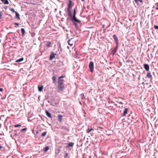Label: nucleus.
<instances>
[{
	"label": "nucleus",
	"instance_id": "obj_1",
	"mask_svg": "<svg viewBox=\"0 0 158 158\" xmlns=\"http://www.w3.org/2000/svg\"><path fill=\"white\" fill-rule=\"evenodd\" d=\"M58 88L60 91H62L64 89V80L63 79H58Z\"/></svg>",
	"mask_w": 158,
	"mask_h": 158
},
{
	"label": "nucleus",
	"instance_id": "obj_2",
	"mask_svg": "<svg viewBox=\"0 0 158 158\" xmlns=\"http://www.w3.org/2000/svg\"><path fill=\"white\" fill-rule=\"evenodd\" d=\"M94 62L92 61H90L89 64V70L91 73H93L94 71Z\"/></svg>",
	"mask_w": 158,
	"mask_h": 158
},
{
	"label": "nucleus",
	"instance_id": "obj_3",
	"mask_svg": "<svg viewBox=\"0 0 158 158\" xmlns=\"http://www.w3.org/2000/svg\"><path fill=\"white\" fill-rule=\"evenodd\" d=\"M69 4L68 5V9H70L73 6V4H72V2L71 0H69Z\"/></svg>",
	"mask_w": 158,
	"mask_h": 158
},
{
	"label": "nucleus",
	"instance_id": "obj_4",
	"mask_svg": "<svg viewBox=\"0 0 158 158\" xmlns=\"http://www.w3.org/2000/svg\"><path fill=\"white\" fill-rule=\"evenodd\" d=\"M118 44H116V46L115 48L111 52V53L113 55H114L117 52L118 48Z\"/></svg>",
	"mask_w": 158,
	"mask_h": 158
},
{
	"label": "nucleus",
	"instance_id": "obj_5",
	"mask_svg": "<svg viewBox=\"0 0 158 158\" xmlns=\"http://www.w3.org/2000/svg\"><path fill=\"white\" fill-rule=\"evenodd\" d=\"M113 38L114 39V40L115 41L116 44H118V38L117 37V36L115 35H114L113 36Z\"/></svg>",
	"mask_w": 158,
	"mask_h": 158
},
{
	"label": "nucleus",
	"instance_id": "obj_6",
	"mask_svg": "<svg viewBox=\"0 0 158 158\" xmlns=\"http://www.w3.org/2000/svg\"><path fill=\"white\" fill-rule=\"evenodd\" d=\"M56 55V53H54L52 52V53H51V55H50V58H49L50 60H52L53 59V58L55 57Z\"/></svg>",
	"mask_w": 158,
	"mask_h": 158
},
{
	"label": "nucleus",
	"instance_id": "obj_7",
	"mask_svg": "<svg viewBox=\"0 0 158 158\" xmlns=\"http://www.w3.org/2000/svg\"><path fill=\"white\" fill-rule=\"evenodd\" d=\"M143 66L145 69L147 71H148L149 69V65L147 64H144Z\"/></svg>",
	"mask_w": 158,
	"mask_h": 158
},
{
	"label": "nucleus",
	"instance_id": "obj_8",
	"mask_svg": "<svg viewBox=\"0 0 158 158\" xmlns=\"http://www.w3.org/2000/svg\"><path fill=\"white\" fill-rule=\"evenodd\" d=\"M52 43L50 41H47L46 42V46L48 48L50 47L51 46Z\"/></svg>",
	"mask_w": 158,
	"mask_h": 158
},
{
	"label": "nucleus",
	"instance_id": "obj_9",
	"mask_svg": "<svg viewBox=\"0 0 158 158\" xmlns=\"http://www.w3.org/2000/svg\"><path fill=\"white\" fill-rule=\"evenodd\" d=\"M128 110V109H127V108H125L123 114L122 116H125L126 115V114H127V113Z\"/></svg>",
	"mask_w": 158,
	"mask_h": 158
},
{
	"label": "nucleus",
	"instance_id": "obj_10",
	"mask_svg": "<svg viewBox=\"0 0 158 158\" xmlns=\"http://www.w3.org/2000/svg\"><path fill=\"white\" fill-rule=\"evenodd\" d=\"M46 114L47 115L49 118H52V116L51 114L48 112L47 110H46L45 111Z\"/></svg>",
	"mask_w": 158,
	"mask_h": 158
},
{
	"label": "nucleus",
	"instance_id": "obj_11",
	"mask_svg": "<svg viewBox=\"0 0 158 158\" xmlns=\"http://www.w3.org/2000/svg\"><path fill=\"white\" fill-rule=\"evenodd\" d=\"M43 87H43V85H41V86L39 85L38 86V89L39 91L40 92H41V91H42L43 89Z\"/></svg>",
	"mask_w": 158,
	"mask_h": 158
},
{
	"label": "nucleus",
	"instance_id": "obj_12",
	"mask_svg": "<svg viewBox=\"0 0 158 158\" xmlns=\"http://www.w3.org/2000/svg\"><path fill=\"white\" fill-rule=\"evenodd\" d=\"M147 77L148 78H151L152 77V75L150 72L149 71L147 72Z\"/></svg>",
	"mask_w": 158,
	"mask_h": 158
},
{
	"label": "nucleus",
	"instance_id": "obj_13",
	"mask_svg": "<svg viewBox=\"0 0 158 158\" xmlns=\"http://www.w3.org/2000/svg\"><path fill=\"white\" fill-rule=\"evenodd\" d=\"M15 15V18L19 20L20 19V15L19 13H18L17 12H16Z\"/></svg>",
	"mask_w": 158,
	"mask_h": 158
},
{
	"label": "nucleus",
	"instance_id": "obj_14",
	"mask_svg": "<svg viewBox=\"0 0 158 158\" xmlns=\"http://www.w3.org/2000/svg\"><path fill=\"white\" fill-rule=\"evenodd\" d=\"M73 20L74 21L76 22H78V23H80V21L78 20H77L76 18V17H75V15H73Z\"/></svg>",
	"mask_w": 158,
	"mask_h": 158
},
{
	"label": "nucleus",
	"instance_id": "obj_15",
	"mask_svg": "<svg viewBox=\"0 0 158 158\" xmlns=\"http://www.w3.org/2000/svg\"><path fill=\"white\" fill-rule=\"evenodd\" d=\"M74 145V143L72 142L69 143L68 145L66 147V148H68L70 147H73Z\"/></svg>",
	"mask_w": 158,
	"mask_h": 158
},
{
	"label": "nucleus",
	"instance_id": "obj_16",
	"mask_svg": "<svg viewBox=\"0 0 158 158\" xmlns=\"http://www.w3.org/2000/svg\"><path fill=\"white\" fill-rule=\"evenodd\" d=\"M1 1L5 4H9V2L8 0H1Z\"/></svg>",
	"mask_w": 158,
	"mask_h": 158
},
{
	"label": "nucleus",
	"instance_id": "obj_17",
	"mask_svg": "<svg viewBox=\"0 0 158 158\" xmlns=\"http://www.w3.org/2000/svg\"><path fill=\"white\" fill-rule=\"evenodd\" d=\"M95 129L97 130H99L100 131H98V132H100V131H102V129H103V128L100 127H98L97 128H95Z\"/></svg>",
	"mask_w": 158,
	"mask_h": 158
},
{
	"label": "nucleus",
	"instance_id": "obj_18",
	"mask_svg": "<svg viewBox=\"0 0 158 158\" xmlns=\"http://www.w3.org/2000/svg\"><path fill=\"white\" fill-rule=\"evenodd\" d=\"M68 12V15L70 17H72V15L71 14V11L70 9H67Z\"/></svg>",
	"mask_w": 158,
	"mask_h": 158
},
{
	"label": "nucleus",
	"instance_id": "obj_19",
	"mask_svg": "<svg viewBox=\"0 0 158 158\" xmlns=\"http://www.w3.org/2000/svg\"><path fill=\"white\" fill-rule=\"evenodd\" d=\"M62 116L61 115H59L58 117V118L60 122H61L62 119Z\"/></svg>",
	"mask_w": 158,
	"mask_h": 158
},
{
	"label": "nucleus",
	"instance_id": "obj_20",
	"mask_svg": "<svg viewBox=\"0 0 158 158\" xmlns=\"http://www.w3.org/2000/svg\"><path fill=\"white\" fill-rule=\"evenodd\" d=\"M72 39H70L68 41V44L71 46H72L73 45V42L71 41Z\"/></svg>",
	"mask_w": 158,
	"mask_h": 158
},
{
	"label": "nucleus",
	"instance_id": "obj_21",
	"mask_svg": "<svg viewBox=\"0 0 158 158\" xmlns=\"http://www.w3.org/2000/svg\"><path fill=\"white\" fill-rule=\"evenodd\" d=\"M21 31L22 33V34L23 35H24L25 34V30L24 28H22L21 29Z\"/></svg>",
	"mask_w": 158,
	"mask_h": 158
},
{
	"label": "nucleus",
	"instance_id": "obj_22",
	"mask_svg": "<svg viewBox=\"0 0 158 158\" xmlns=\"http://www.w3.org/2000/svg\"><path fill=\"white\" fill-rule=\"evenodd\" d=\"M23 57H22V58H20V59L17 60L16 61V62H17V63L19 62H20L23 61Z\"/></svg>",
	"mask_w": 158,
	"mask_h": 158
},
{
	"label": "nucleus",
	"instance_id": "obj_23",
	"mask_svg": "<svg viewBox=\"0 0 158 158\" xmlns=\"http://www.w3.org/2000/svg\"><path fill=\"white\" fill-rule=\"evenodd\" d=\"M94 130L93 128H91L90 129H88L86 130V132L88 133H89L91 132V131Z\"/></svg>",
	"mask_w": 158,
	"mask_h": 158
},
{
	"label": "nucleus",
	"instance_id": "obj_24",
	"mask_svg": "<svg viewBox=\"0 0 158 158\" xmlns=\"http://www.w3.org/2000/svg\"><path fill=\"white\" fill-rule=\"evenodd\" d=\"M48 149L49 147L48 146H46L44 150V152H47L48 150Z\"/></svg>",
	"mask_w": 158,
	"mask_h": 158
},
{
	"label": "nucleus",
	"instance_id": "obj_25",
	"mask_svg": "<svg viewBox=\"0 0 158 158\" xmlns=\"http://www.w3.org/2000/svg\"><path fill=\"white\" fill-rule=\"evenodd\" d=\"M56 76H53L52 77V80H53V83H55V82H56Z\"/></svg>",
	"mask_w": 158,
	"mask_h": 158
},
{
	"label": "nucleus",
	"instance_id": "obj_26",
	"mask_svg": "<svg viewBox=\"0 0 158 158\" xmlns=\"http://www.w3.org/2000/svg\"><path fill=\"white\" fill-rule=\"evenodd\" d=\"M46 134H47V132H46V131L44 132L42 134V135H41L42 136L44 137V136H45V135H46Z\"/></svg>",
	"mask_w": 158,
	"mask_h": 158
},
{
	"label": "nucleus",
	"instance_id": "obj_27",
	"mask_svg": "<svg viewBox=\"0 0 158 158\" xmlns=\"http://www.w3.org/2000/svg\"><path fill=\"white\" fill-rule=\"evenodd\" d=\"M80 95L82 97V98H81L82 99L85 98V97L84 95V94L82 93V94H80Z\"/></svg>",
	"mask_w": 158,
	"mask_h": 158
},
{
	"label": "nucleus",
	"instance_id": "obj_28",
	"mask_svg": "<svg viewBox=\"0 0 158 158\" xmlns=\"http://www.w3.org/2000/svg\"><path fill=\"white\" fill-rule=\"evenodd\" d=\"M10 10L13 13H16V12L13 8H10Z\"/></svg>",
	"mask_w": 158,
	"mask_h": 158
},
{
	"label": "nucleus",
	"instance_id": "obj_29",
	"mask_svg": "<svg viewBox=\"0 0 158 158\" xmlns=\"http://www.w3.org/2000/svg\"><path fill=\"white\" fill-rule=\"evenodd\" d=\"M21 126V124H17L15 125L14 126L15 127H20Z\"/></svg>",
	"mask_w": 158,
	"mask_h": 158
},
{
	"label": "nucleus",
	"instance_id": "obj_30",
	"mask_svg": "<svg viewBox=\"0 0 158 158\" xmlns=\"http://www.w3.org/2000/svg\"><path fill=\"white\" fill-rule=\"evenodd\" d=\"M139 0H135V2L136 3L137 5H139Z\"/></svg>",
	"mask_w": 158,
	"mask_h": 158
},
{
	"label": "nucleus",
	"instance_id": "obj_31",
	"mask_svg": "<svg viewBox=\"0 0 158 158\" xmlns=\"http://www.w3.org/2000/svg\"><path fill=\"white\" fill-rule=\"evenodd\" d=\"M27 130V128H23V129H22L21 131V132H23L24 131H26Z\"/></svg>",
	"mask_w": 158,
	"mask_h": 158
},
{
	"label": "nucleus",
	"instance_id": "obj_32",
	"mask_svg": "<svg viewBox=\"0 0 158 158\" xmlns=\"http://www.w3.org/2000/svg\"><path fill=\"white\" fill-rule=\"evenodd\" d=\"M154 28L155 29H158V26H157V25L155 26Z\"/></svg>",
	"mask_w": 158,
	"mask_h": 158
},
{
	"label": "nucleus",
	"instance_id": "obj_33",
	"mask_svg": "<svg viewBox=\"0 0 158 158\" xmlns=\"http://www.w3.org/2000/svg\"><path fill=\"white\" fill-rule=\"evenodd\" d=\"M64 77L63 76H61L59 77V79H60L63 78Z\"/></svg>",
	"mask_w": 158,
	"mask_h": 158
},
{
	"label": "nucleus",
	"instance_id": "obj_34",
	"mask_svg": "<svg viewBox=\"0 0 158 158\" xmlns=\"http://www.w3.org/2000/svg\"><path fill=\"white\" fill-rule=\"evenodd\" d=\"M14 24L15 25H17L18 26L19 25V24L18 23H14Z\"/></svg>",
	"mask_w": 158,
	"mask_h": 158
},
{
	"label": "nucleus",
	"instance_id": "obj_35",
	"mask_svg": "<svg viewBox=\"0 0 158 158\" xmlns=\"http://www.w3.org/2000/svg\"><path fill=\"white\" fill-rule=\"evenodd\" d=\"M75 14H76V11H75V9H74V15H75Z\"/></svg>",
	"mask_w": 158,
	"mask_h": 158
},
{
	"label": "nucleus",
	"instance_id": "obj_36",
	"mask_svg": "<svg viewBox=\"0 0 158 158\" xmlns=\"http://www.w3.org/2000/svg\"><path fill=\"white\" fill-rule=\"evenodd\" d=\"M3 91V89L2 88H0V91L1 92H2Z\"/></svg>",
	"mask_w": 158,
	"mask_h": 158
},
{
	"label": "nucleus",
	"instance_id": "obj_37",
	"mask_svg": "<svg viewBox=\"0 0 158 158\" xmlns=\"http://www.w3.org/2000/svg\"><path fill=\"white\" fill-rule=\"evenodd\" d=\"M68 156V154L67 153H66L65 154V157H67Z\"/></svg>",
	"mask_w": 158,
	"mask_h": 158
},
{
	"label": "nucleus",
	"instance_id": "obj_38",
	"mask_svg": "<svg viewBox=\"0 0 158 158\" xmlns=\"http://www.w3.org/2000/svg\"><path fill=\"white\" fill-rule=\"evenodd\" d=\"M105 25L103 24L102 26V28H104L105 27Z\"/></svg>",
	"mask_w": 158,
	"mask_h": 158
},
{
	"label": "nucleus",
	"instance_id": "obj_39",
	"mask_svg": "<svg viewBox=\"0 0 158 158\" xmlns=\"http://www.w3.org/2000/svg\"><path fill=\"white\" fill-rule=\"evenodd\" d=\"M139 1H140V2L141 3H142L143 2V1L142 0H139Z\"/></svg>",
	"mask_w": 158,
	"mask_h": 158
},
{
	"label": "nucleus",
	"instance_id": "obj_40",
	"mask_svg": "<svg viewBox=\"0 0 158 158\" xmlns=\"http://www.w3.org/2000/svg\"><path fill=\"white\" fill-rule=\"evenodd\" d=\"M3 148V147L0 145V149H1Z\"/></svg>",
	"mask_w": 158,
	"mask_h": 158
},
{
	"label": "nucleus",
	"instance_id": "obj_41",
	"mask_svg": "<svg viewBox=\"0 0 158 158\" xmlns=\"http://www.w3.org/2000/svg\"><path fill=\"white\" fill-rule=\"evenodd\" d=\"M157 6H158V2H157L155 4Z\"/></svg>",
	"mask_w": 158,
	"mask_h": 158
},
{
	"label": "nucleus",
	"instance_id": "obj_42",
	"mask_svg": "<svg viewBox=\"0 0 158 158\" xmlns=\"http://www.w3.org/2000/svg\"><path fill=\"white\" fill-rule=\"evenodd\" d=\"M156 10H158V7H156Z\"/></svg>",
	"mask_w": 158,
	"mask_h": 158
},
{
	"label": "nucleus",
	"instance_id": "obj_43",
	"mask_svg": "<svg viewBox=\"0 0 158 158\" xmlns=\"http://www.w3.org/2000/svg\"><path fill=\"white\" fill-rule=\"evenodd\" d=\"M82 1H84V0H81Z\"/></svg>",
	"mask_w": 158,
	"mask_h": 158
},
{
	"label": "nucleus",
	"instance_id": "obj_44",
	"mask_svg": "<svg viewBox=\"0 0 158 158\" xmlns=\"http://www.w3.org/2000/svg\"><path fill=\"white\" fill-rule=\"evenodd\" d=\"M2 16V15H1H1H0V16Z\"/></svg>",
	"mask_w": 158,
	"mask_h": 158
},
{
	"label": "nucleus",
	"instance_id": "obj_45",
	"mask_svg": "<svg viewBox=\"0 0 158 158\" xmlns=\"http://www.w3.org/2000/svg\"><path fill=\"white\" fill-rule=\"evenodd\" d=\"M157 65H158V63L157 64Z\"/></svg>",
	"mask_w": 158,
	"mask_h": 158
}]
</instances>
